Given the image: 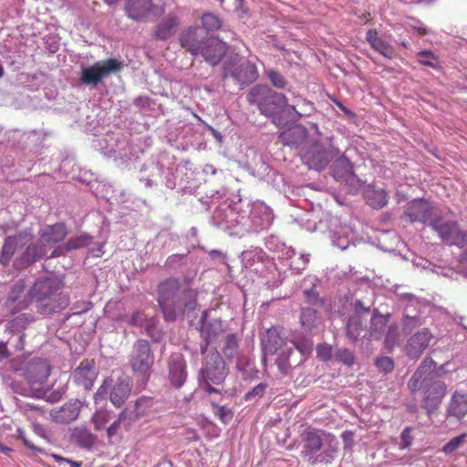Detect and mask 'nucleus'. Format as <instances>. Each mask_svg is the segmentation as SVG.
Instances as JSON below:
<instances>
[{
	"label": "nucleus",
	"instance_id": "nucleus-20",
	"mask_svg": "<svg viewBox=\"0 0 467 467\" xmlns=\"http://www.w3.org/2000/svg\"><path fill=\"white\" fill-rule=\"evenodd\" d=\"M187 377L186 363L182 354L172 353L169 358V379L172 386L180 388Z\"/></svg>",
	"mask_w": 467,
	"mask_h": 467
},
{
	"label": "nucleus",
	"instance_id": "nucleus-39",
	"mask_svg": "<svg viewBox=\"0 0 467 467\" xmlns=\"http://www.w3.org/2000/svg\"><path fill=\"white\" fill-rule=\"evenodd\" d=\"M467 433H462L453 439L450 440L442 448V451L446 454H450L459 449L465 441Z\"/></svg>",
	"mask_w": 467,
	"mask_h": 467
},
{
	"label": "nucleus",
	"instance_id": "nucleus-33",
	"mask_svg": "<svg viewBox=\"0 0 467 467\" xmlns=\"http://www.w3.org/2000/svg\"><path fill=\"white\" fill-rule=\"evenodd\" d=\"M467 413V395L454 393L450 401L448 415L457 419L463 418Z\"/></svg>",
	"mask_w": 467,
	"mask_h": 467
},
{
	"label": "nucleus",
	"instance_id": "nucleus-52",
	"mask_svg": "<svg viewBox=\"0 0 467 467\" xmlns=\"http://www.w3.org/2000/svg\"><path fill=\"white\" fill-rule=\"evenodd\" d=\"M412 429L410 427H407L403 430L400 435L401 439V448H409L412 443V436L410 435Z\"/></svg>",
	"mask_w": 467,
	"mask_h": 467
},
{
	"label": "nucleus",
	"instance_id": "nucleus-58",
	"mask_svg": "<svg viewBox=\"0 0 467 467\" xmlns=\"http://www.w3.org/2000/svg\"><path fill=\"white\" fill-rule=\"evenodd\" d=\"M9 351L7 349V346L5 343L1 342L0 343V358H5L9 357Z\"/></svg>",
	"mask_w": 467,
	"mask_h": 467
},
{
	"label": "nucleus",
	"instance_id": "nucleus-35",
	"mask_svg": "<svg viewBox=\"0 0 467 467\" xmlns=\"http://www.w3.org/2000/svg\"><path fill=\"white\" fill-rule=\"evenodd\" d=\"M365 198L367 203L373 209H381L388 203V193L383 189H368Z\"/></svg>",
	"mask_w": 467,
	"mask_h": 467
},
{
	"label": "nucleus",
	"instance_id": "nucleus-48",
	"mask_svg": "<svg viewBox=\"0 0 467 467\" xmlns=\"http://www.w3.org/2000/svg\"><path fill=\"white\" fill-rule=\"evenodd\" d=\"M75 436L84 447H90L94 443L93 435L86 430L77 431Z\"/></svg>",
	"mask_w": 467,
	"mask_h": 467
},
{
	"label": "nucleus",
	"instance_id": "nucleus-40",
	"mask_svg": "<svg viewBox=\"0 0 467 467\" xmlns=\"http://www.w3.org/2000/svg\"><path fill=\"white\" fill-rule=\"evenodd\" d=\"M265 76L276 88H285L286 86V80L285 77L277 71L269 69L265 71Z\"/></svg>",
	"mask_w": 467,
	"mask_h": 467
},
{
	"label": "nucleus",
	"instance_id": "nucleus-15",
	"mask_svg": "<svg viewBox=\"0 0 467 467\" xmlns=\"http://www.w3.org/2000/svg\"><path fill=\"white\" fill-rule=\"evenodd\" d=\"M227 51L224 42L216 37H208L202 41L199 55L211 66L218 65Z\"/></svg>",
	"mask_w": 467,
	"mask_h": 467
},
{
	"label": "nucleus",
	"instance_id": "nucleus-54",
	"mask_svg": "<svg viewBox=\"0 0 467 467\" xmlns=\"http://www.w3.org/2000/svg\"><path fill=\"white\" fill-rule=\"evenodd\" d=\"M51 457L54 458L58 463L66 462L70 467H80L82 465L81 462H75V461H72V460H69V459H66V458H64V457H62L60 455H57V454H51Z\"/></svg>",
	"mask_w": 467,
	"mask_h": 467
},
{
	"label": "nucleus",
	"instance_id": "nucleus-41",
	"mask_svg": "<svg viewBox=\"0 0 467 467\" xmlns=\"http://www.w3.org/2000/svg\"><path fill=\"white\" fill-rule=\"evenodd\" d=\"M437 60L436 55L430 50H421L418 53V61L424 66L435 67Z\"/></svg>",
	"mask_w": 467,
	"mask_h": 467
},
{
	"label": "nucleus",
	"instance_id": "nucleus-61",
	"mask_svg": "<svg viewBox=\"0 0 467 467\" xmlns=\"http://www.w3.org/2000/svg\"><path fill=\"white\" fill-rule=\"evenodd\" d=\"M206 383H207V386L205 387V390H206L208 393H213V392H214V393H217V392H218V390H217L214 387H213V386H211V385L209 384L210 382H206Z\"/></svg>",
	"mask_w": 467,
	"mask_h": 467
},
{
	"label": "nucleus",
	"instance_id": "nucleus-19",
	"mask_svg": "<svg viewBox=\"0 0 467 467\" xmlns=\"http://www.w3.org/2000/svg\"><path fill=\"white\" fill-rule=\"evenodd\" d=\"M300 439L303 442V449L301 455L303 457H309L312 454L319 451L323 446V440L319 430L306 427L301 433Z\"/></svg>",
	"mask_w": 467,
	"mask_h": 467
},
{
	"label": "nucleus",
	"instance_id": "nucleus-9",
	"mask_svg": "<svg viewBox=\"0 0 467 467\" xmlns=\"http://www.w3.org/2000/svg\"><path fill=\"white\" fill-rule=\"evenodd\" d=\"M431 226L446 244L459 247L467 244V234L460 228L457 222L438 218L431 223Z\"/></svg>",
	"mask_w": 467,
	"mask_h": 467
},
{
	"label": "nucleus",
	"instance_id": "nucleus-2",
	"mask_svg": "<svg viewBox=\"0 0 467 467\" xmlns=\"http://www.w3.org/2000/svg\"><path fill=\"white\" fill-rule=\"evenodd\" d=\"M156 292L158 305L166 321H174L197 306V290L177 278L169 277L160 282Z\"/></svg>",
	"mask_w": 467,
	"mask_h": 467
},
{
	"label": "nucleus",
	"instance_id": "nucleus-1",
	"mask_svg": "<svg viewBox=\"0 0 467 467\" xmlns=\"http://www.w3.org/2000/svg\"><path fill=\"white\" fill-rule=\"evenodd\" d=\"M67 234L68 231L64 223L45 225L38 232V241L34 240L35 237L31 229L19 231L5 239L0 254V263L3 265H7L12 258L16 255L14 260V266L16 269H24L46 255L47 245H54L62 242Z\"/></svg>",
	"mask_w": 467,
	"mask_h": 467
},
{
	"label": "nucleus",
	"instance_id": "nucleus-45",
	"mask_svg": "<svg viewBox=\"0 0 467 467\" xmlns=\"http://www.w3.org/2000/svg\"><path fill=\"white\" fill-rule=\"evenodd\" d=\"M316 351L317 358L322 361H328L332 358V347L327 344H318Z\"/></svg>",
	"mask_w": 467,
	"mask_h": 467
},
{
	"label": "nucleus",
	"instance_id": "nucleus-43",
	"mask_svg": "<svg viewBox=\"0 0 467 467\" xmlns=\"http://www.w3.org/2000/svg\"><path fill=\"white\" fill-rule=\"evenodd\" d=\"M399 337V326L397 324H390L386 332L385 343L389 347H393Z\"/></svg>",
	"mask_w": 467,
	"mask_h": 467
},
{
	"label": "nucleus",
	"instance_id": "nucleus-5",
	"mask_svg": "<svg viewBox=\"0 0 467 467\" xmlns=\"http://www.w3.org/2000/svg\"><path fill=\"white\" fill-rule=\"evenodd\" d=\"M311 130L313 134L307 145L302 148L301 157L310 169L321 171L338 156L339 150L330 138L321 135L316 123H311Z\"/></svg>",
	"mask_w": 467,
	"mask_h": 467
},
{
	"label": "nucleus",
	"instance_id": "nucleus-18",
	"mask_svg": "<svg viewBox=\"0 0 467 467\" xmlns=\"http://www.w3.org/2000/svg\"><path fill=\"white\" fill-rule=\"evenodd\" d=\"M432 213L431 204L424 199H415L407 203L403 218L409 223H425Z\"/></svg>",
	"mask_w": 467,
	"mask_h": 467
},
{
	"label": "nucleus",
	"instance_id": "nucleus-7",
	"mask_svg": "<svg viewBox=\"0 0 467 467\" xmlns=\"http://www.w3.org/2000/svg\"><path fill=\"white\" fill-rule=\"evenodd\" d=\"M223 74L224 78H230L241 87L252 84L259 76L256 65L238 54L224 61Z\"/></svg>",
	"mask_w": 467,
	"mask_h": 467
},
{
	"label": "nucleus",
	"instance_id": "nucleus-24",
	"mask_svg": "<svg viewBox=\"0 0 467 467\" xmlns=\"http://www.w3.org/2000/svg\"><path fill=\"white\" fill-rule=\"evenodd\" d=\"M179 25V17L173 14H168L156 25L153 36L158 40H167L175 35Z\"/></svg>",
	"mask_w": 467,
	"mask_h": 467
},
{
	"label": "nucleus",
	"instance_id": "nucleus-57",
	"mask_svg": "<svg viewBox=\"0 0 467 467\" xmlns=\"http://www.w3.org/2000/svg\"><path fill=\"white\" fill-rule=\"evenodd\" d=\"M265 390V384H258L256 387L253 389V390L249 393H247V396L254 395V396H262Z\"/></svg>",
	"mask_w": 467,
	"mask_h": 467
},
{
	"label": "nucleus",
	"instance_id": "nucleus-21",
	"mask_svg": "<svg viewBox=\"0 0 467 467\" xmlns=\"http://www.w3.org/2000/svg\"><path fill=\"white\" fill-rule=\"evenodd\" d=\"M154 8L151 0H128L125 12L130 19L142 22L146 21Z\"/></svg>",
	"mask_w": 467,
	"mask_h": 467
},
{
	"label": "nucleus",
	"instance_id": "nucleus-17",
	"mask_svg": "<svg viewBox=\"0 0 467 467\" xmlns=\"http://www.w3.org/2000/svg\"><path fill=\"white\" fill-rule=\"evenodd\" d=\"M445 394L446 384L443 381L439 379L431 381L428 386L424 388L422 407L429 414L432 413L438 409Z\"/></svg>",
	"mask_w": 467,
	"mask_h": 467
},
{
	"label": "nucleus",
	"instance_id": "nucleus-44",
	"mask_svg": "<svg viewBox=\"0 0 467 467\" xmlns=\"http://www.w3.org/2000/svg\"><path fill=\"white\" fill-rule=\"evenodd\" d=\"M378 368L385 373L391 372L394 368V361L389 357H381L376 359Z\"/></svg>",
	"mask_w": 467,
	"mask_h": 467
},
{
	"label": "nucleus",
	"instance_id": "nucleus-10",
	"mask_svg": "<svg viewBox=\"0 0 467 467\" xmlns=\"http://www.w3.org/2000/svg\"><path fill=\"white\" fill-rule=\"evenodd\" d=\"M122 68V63L114 58L95 63L85 67L81 71L80 80L86 85L97 86L103 78L109 74L119 72Z\"/></svg>",
	"mask_w": 467,
	"mask_h": 467
},
{
	"label": "nucleus",
	"instance_id": "nucleus-32",
	"mask_svg": "<svg viewBox=\"0 0 467 467\" xmlns=\"http://www.w3.org/2000/svg\"><path fill=\"white\" fill-rule=\"evenodd\" d=\"M92 237L87 234H81L78 236L70 238L66 242L62 248L55 249L49 257H57L62 254L61 250L70 251L75 249L83 248L90 244Z\"/></svg>",
	"mask_w": 467,
	"mask_h": 467
},
{
	"label": "nucleus",
	"instance_id": "nucleus-3",
	"mask_svg": "<svg viewBox=\"0 0 467 467\" xmlns=\"http://www.w3.org/2000/svg\"><path fill=\"white\" fill-rule=\"evenodd\" d=\"M251 105H255L262 115L272 118L276 127H284L288 121L298 119V113L294 105L287 103L286 97L272 90L266 85H256L250 89L246 96Z\"/></svg>",
	"mask_w": 467,
	"mask_h": 467
},
{
	"label": "nucleus",
	"instance_id": "nucleus-64",
	"mask_svg": "<svg viewBox=\"0 0 467 467\" xmlns=\"http://www.w3.org/2000/svg\"><path fill=\"white\" fill-rule=\"evenodd\" d=\"M337 107H338L341 110L346 111V108L344 107V105H343L342 103L337 102Z\"/></svg>",
	"mask_w": 467,
	"mask_h": 467
},
{
	"label": "nucleus",
	"instance_id": "nucleus-11",
	"mask_svg": "<svg viewBox=\"0 0 467 467\" xmlns=\"http://www.w3.org/2000/svg\"><path fill=\"white\" fill-rule=\"evenodd\" d=\"M98 369L94 359L85 358L71 374L73 382L85 390L92 389L97 378Z\"/></svg>",
	"mask_w": 467,
	"mask_h": 467
},
{
	"label": "nucleus",
	"instance_id": "nucleus-60",
	"mask_svg": "<svg viewBox=\"0 0 467 467\" xmlns=\"http://www.w3.org/2000/svg\"><path fill=\"white\" fill-rule=\"evenodd\" d=\"M414 29L418 32L420 36H425L428 34V30L423 26L414 27Z\"/></svg>",
	"mask_w": 467,
	"mask_h": 467
},
{
	"label": "nucleus",
	"instance_id": "nucleus-50",
	"mask_svg": "<svg viewBox=\"0 0 467 467\" xmlns=\"http://www.w3.org/2000/svg\"><path fill=\"white\" fill-rule=\"evenodd\" d=\"M112 379H107L103 381L101 386L98 389L97 392L94 395V399L99 400V399H103L108 395L109 389L111 387Z\"/></svg>",
	"mask_w": 467,
	"mask_h": 467
},
{
	"label": "nucleus",
	"instance_id": "nucleus-12",
	"mask_svg": "<svg viewBox=\"0 0 467 467\" xmlns=\"http://www.w3.org/2000/svg\"><path fill=\"white\" fill-rule=\"evenodd\" d=\"M433 335L429 328H422L412 334L404 346V352L410 359H419L428 348Z\"/></svg>",
	"mask_w": 467,
	"mask_h": 467
},
{
	"label": "nucleus",
	"instance_id": "nucleus-37",
	"mask_svg": "<svg viewBox=\"0 0 467 467\" xmlns=\"http://www.w3.org/2000/svg\"><path fill=\"white\" fill-rule=\"evenodd\" d=\"M239 341L235 334L226 336L223 354L227 359L233 360L238 354Z\"/></svg>",
	"mask_w": 467,
	"mask_h": 467
},
{
	"label": "nucleus",
	"instance_id": "nucleus-30",
	"mask_svg": "<svg viewBox=\"0 0 467 467\" xmlns=\"http://www.w3.org/2000/svg\"><path fill=\"white\" fill-rule=\"evenodd\" d=\"M26 285L25 280L20 279L12 286L8 297L6 299V306L10 308L12 314L18 313L23 309H18L19 302L22 301L25 294Z\"/></svg>",
	"mask_w": 467,
	"mask_h": 467
},
{
	"label": "nucleus",
	"instance_id": "nucleus-14",
	"mask_svg": "<svg viewBox=\"0 0 467 467\" xmlns=\"http://www.w3.org/2000/svg\"><path fill=\"white\" fill-rule=\"evenodd\" d=\"M312 134L311 127L307 130L302 125L295 124L283 130L278 139L284 146L304 148L309 142Z\"/></svg>",
	"mask_w": 467,
	"mask_h": 467
},
{
	"label": "nucleus",
	"instance_id": "nucleus-51",
	"mask_svg": "<svg viewBox=\"0 0 467 467\" xmlns=\"http://www.w3.org/2000/svg\"><path fill=\"white\" fill-rule=\"evenodd\" d=\"M18 438L21 439L24 442V444L28 447L33 451H38V452H44L43 449L36 446L30 440L27 439L25 431L22 429L17 430Z\"/></svg>",
	"mask_w": 467,
	"mask_h": 467
},
{
	"label": "nucleus",
	"instance_id": "nucleus-29",
	"mask_svg": "<svg viewBox=\"0 0 467 467\" xmlns=\"http://www.w3.org/2000/svg\"><path fill=\"white\" fill-rule=\"evenodd\" d=\"M130 390L131 388L128 380L123 378L119 379L109 393V400L114 406L120 407L129 398Z\"/></svg>",
	"mask_w": 467,
	"mask_h": 467
},
{
	"label": "nucleus",
	"instance_id": "nucleus-13",
	"mask_svg": "<svg viewBox=\"0 0 467 467\" xmlns=\"http://www.w3.org/2000/svg\"><path fill=\"white\" fill-rule=\"evenodd\" d=\"M435 366L436 362L431 358H426L422 360L408 381V388L411 393L426 388L431 381L434 380L432 376Z\"/></svg>",
	"mask_w": 467,
	"mask_h": 467
},
{
	"label": "nucleus",
	"instance_id": "nucleus-6",
	"mask_svg": "<svg viewBox=\"0 0 467 467\" xmlns=\"http://www.w3.org/2000/svg\"><path fill=\"white\" fill-rule=\"evenodd\" d=\"M265 351L276 356L275 364L282 375L289 374L293 368L291 357L294 355V349L287 346V340L278 327H272L267 329Z\"/></svg>",
	"mask_w": 467,
	"mask_h": 467
},
{
	"label": "nucleus",
	"instance_id": "nucleus-42",
	"mask_svg": "<svg viewBox=\"0 0 467 467\" xmlns=\"http://www.w3.org/2000/svg\"><path fill=\"white\" fill-rule=\"evenodd\" d=\"M335 358L337 361L348 366H351L355 362L354 354L348 348L337 349L335 353Z\"/></svg>",
	"mask_w": 467,
	"mask_h": 467
},
{
	"label": "nucleus",
	"instance_id": "nucleus-23",
	"mask_svg": "<svg viewBox=\"0 0 467 467\" xmlns=\"http://www.w3.org/2000/svg\"><path fill=\"white\" fill-rule=\"evenodd\" d=\"M204 40L198 27H189L180 35L181 46L194 57L199 56V51Z\"/></svg>",
	"mask_w": 467,
	"mask_h": 467
},
{
	"label": "nucleus",
	"instance_id": "nucleus-34",
	"mask_svg": "<svg viewBox=\"0 0 467 467\" xmlns=\"http://www.w3.org/2000/svg\"><path fill=\"white\" fill-rule=\"evenodd\" d=\"M364 330L362 317L356 313L351 316L346 325V335L351 342H357L360 334Z\"/></svg>",
	"mask_w": 467,
	"mask_h": 467
},
{
	"label": "nucleus",
	"instance_id": "nucleus-27",
	"mask_svg": "<svg viewBox=\"0 0 467 467\" xmlns=\"http://www.w3.org/2000/svg\"><path fill=\"white\" fill-rule=\"evenodd\" d=\"M366 40L374 50L385 57L391 58L394 56L395 51L392 46L387 40L379 36L376 29H369L367 32Z\"/></svg>",
	"mask_w": 467,
	"mask_h": 467
},
{
	"label": "nucleus",
	"instance_id": "nucleus-38",
	"mask_svg": "<svg viewBox=\"0 0 467 467\" xmlns=\"http://www.w3.org/2000/svg\"><path fill=\"white\" fill-rule=\"evenodd\" d=\"M202 26L207 31H214V30L219 29L222 26V21L220 20V18L211 13L202 15Z\"/></svg>",
	"mask_w": 467,
	"mask_h": 467
},
{
	"label": "nucleus",
	"instance_id": "nucleus-4",
	"mask_svg": "<svg viewBox=\"0 0 467 467\" xmlns=\"http://www.w3.org/2000/svg\"><path fill=\"white\" fill-rule=\"evenodd\" d=\"M62 286V283L56 277L37 279L19 302L18 309H26L35 300L38 312L41 314L47 315L55 312L59 307L58 298Z\"/></svg>",
	"mask_w": 467,
	"mask_h": 467
},
{
	"label": "nucleus",
	"instance_id": "nucleus-63",
	"mask_svg": "<svg viewBox=\"0 0 467 467\" xmlns=\"http://www.w3.org/2000/svg\"><path fill=\"white\" fill-rule=\"evenodd\" d=\"M462 260L467 262V249L462 253Z\"/></svg>",
	"mask_w": 467,
	"mask_h": 467
},
{
	"label": "nucleus",
	"instance_id": "nucleus-49",
	"mask_svg": "<svg viewBox=\"0 0 467 467\" xmlns=\"http://www.w3.org/2000/svg\"><path fill=\"white\" fill-rule=\"evenodd\" d=\"M420 325V320L417 317L406 316L402 322L404 331H411L414 327H417Z\"/></svg>",
	"mask_w": 467,
	"mask_h": 467
},
{
	"label": "nucleus",
	"instance_id": "nucleus-59",
	"mask_svg": "<svg viewBox=\"0 0 467 467\" xmlns=\"http://www.w3.org/2000/svg\"><path fill=\"white\" fill-rule=\"evenodd\" d=\"M354 306H355L356 309H361L365 313H368L370 311V307L369 306H365L363 305L362 301H360V300H356Z\"/></svg>",
	"mask_w": 467,
	"mask_h": 467
},
{
	"label": "nucleus",
	"instance_id": "nucleus-26",
	"mask_svg": "<svg viewBox=\"0 0 467 467\" xmlns=\"http://www.w3.org/2000/svg\"><path fill=\"white\" fill-rule=\"evenodd\" d=\"M50 375V367L47 360L36 359L32 361L26 368V379L31 383H42Z\"/></svg>",
	"mask_w": 467,
	"mask_h": 467
},
{
	"label": "nucleus",
	"instance_id": "nucleus-31",
	"mask_svg": "<svg viewBox=\"0 0 467 467\" xmlns=\"http://www.w3.org/2000/svg\"><path fill=\"white\" fill-rule=\"evenodd\" d=\"M223 331L222 322L220 320H213L207 324H203L202 327V336L204 338V344L201 346V352L204 354L208 345L215 339Z\"/></svg>",
	"mask_w": 467,
	"mask_h": 467
},
{
	"label": "nucleus",
	"instance_id": "nucleus-36",
	"mask_svg": "<svg viewBox=\"0 0 467 467\" xmlns=\"http://www.w3.org/2000/svg\"><path fill=\"white\" fill-rule=\"evenodd\" d=\"M301 326L306 330H311L316 327L319 323L317 312L310 307L303 308L300 316Z\"/></svg>",
	"mask_w": 467,
	"mask_h": 467
},
{
	"label": "nucleus",
	"instance_id": "nucleus-53",
	"mask_svg": "<svg viewBox=\"0 0 467 467\" xmlns=\"http://www.w3.org/2000/svg\"><path fill=\"white\" fill-rule=\"evenodd\" d=\"M124 420H125V410H123V411L119 415V419H118V420H117V421H115V422H113V423H112V424L108 428V430H107L108 435H109V437L113 436V435L116 433L117 430H118V428H119V423H120L121 421H124Z\"/></svg>",
	"mask_w": 467,
	"mask_h": 467
},
{
	"label": "nucleus",
	"instance_id": "nucleus-25",
	"mask_svg": "<svg viewBox=\"0 0 467 467\" xmlns=\"http://www.w3.org/2000/svg\"><path fill=\"white\" fill-rule=\"evenodd\" d=\"M80 408L81 404L79 400L69 401L65 403L58 410H52L50 416L56 422L67 424L78 417Z\"/></svg>",
	"mask_w": 467,
	"mask_h": 467
},
{
	"label": "nucleus",
	"instance_id": "nucleus-8",
	"mask_svg": "<svg viewBox=\"0 0 467 467\" xmlns=\"http://www.w3.org/2000/svg\"><path fill=\"white\" fill-rule=\"evenodd\" d=\"M129 363L132 372L143 379H148L154 364V355L150 343L145 339H138L130 354Z\"/></svg>",
	"mask_w": 467,
	"mask_h": 467
},
{
	"label": "nucleus",
	"instance_id": "nucleus-46",
	"mask_svg": "<svg viewBox=\"0 0 467 467\" xmlns=\"http://www.w3.org/2000/svg\"><path fill=\"white\" fill-rule=\"evenodd\" d=\"M149 322L150 321H148L146 319L145 315L140 311H135L131 315L130 319V324H131L133 326L140 327H145L146 329H148V327H149V324H148Z\"/></svg>",
	"mask_w": 467,
	"mask_h": 467
},
{
	"label": "nucleus",
	"instance_id": "nucleus-22",
	"mask_svg": "<svg viewBox=\"0 0 467 467\" xmlns=\"http://www.w3.org/2000/svg\"><path fill=\"white\" fill-rule=\"evenodd\" d=\"M389 317L390 314L382 315L379 309L375 308L372 312L369 328L364 337L368 340L381 338L389 327Z\"/></svg>",
	"mask_w": 467,
	"mask_h": 467
},
{
	"label": "nucleus",
	"instance_id": "nucleus-56",
	"mask_svg": "<svg viewBox=\"0 0 467 467\" xmlns=\"http://www.w3.org/2000/svg\"><path fill=\"white\" fill-rule=\"evenodd\" d=\"M305 296H306V301L309 304L317 305V303L320 302L317 294H316L313 291H306Z\"/></svg>",
	"mask_w": 467,
	"mask_h": 467
},
{
	"label": "nucleus",
	"instance_id": "nucleus-28",
	"mask_svg": "<svg viewBox=\"0 0 467 467\" xmlns=\"http://www.w3.org/2000/svg\"><path fill=\"white\" fill-rule=\"evenodd\" d=\"M292 348H295L300 354L299 358H296L295 354L291 357L292 366L295 368L305 362L310 357L313 351V342L308 338L301 337L292 340Z\"/></svg>",
	"mask_w": 467,
	"mask_h": 467
},
{
	"label": "nucleus",
	"instance_id": "nucleus-55",
	"mask_svg": "<svg viewBox=\"0 0 467 467\" xmlns=\"http://www.w3.org/2000/svg\"><path fill=\"white\" fill-rule=\"evenodd\" d=\"M32 428H33L34 432L36 435H38L39 437L48 441L47 431L44 428V426H42L41 424H38V423H34Z\"/></svg>",
	"mask_w": 467,
	"mask_h": 467
},
{
	"label": "nucleus",
	"instance_id": "nucleus-16",
	"mask_svg": "<svg viewBox=\"0 0 467 467\" xmlns=\"http://www.w3.org/2000/svg\"><path fill=\"white\" fill-rule=\"evenodd\" d=\"M202 375L205 382H212L217 385L223 382L227 371L224 362L218 352L211 355L210 359L206 361L202 368Z\"/></svg>",
	"mask_w": 467,
	"mask_h": 467
},
{
	"label": "nucleus",
	"instance_id": "nucleus-47",
	"mask_svg": "<svg viewBox=\"0 0 467 467\" xmlns=\"http://www.w3.org/2000/svg\"><path fill=\"white\" fill-rule=\"evenodd\" d=\"M213 406L216 409L215 415L223 422H229L233 418V413L231 410L225 406H217L213 404Z\"/></svg>",
	"mask_w": 467,
	"mask_h": 467
},
{
	"label": "nucleus",
	"instance_id": "nucleus-62",
	"mask_svg": "<svg viewBox=\"0 0 467 467\" xmlns=\"http://www.w3.org/2000/svg\"><path fill=\"white\" fill-rule=\"evenodd\" d=\"M10 451L11 449L9 447H6L0 442V452L6 453L7 451Z\"/></svg>",
	"mask_w": 467,
	"mask_h": 467
}]
</instances>
